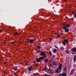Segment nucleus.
I'll use <instances>...</instances> for the list:
<instances>
[{"label":"nucleus","instance_id":"7","mask_svg":"<svg viewBox=\"0 0 76 76\" xmlns=\"http://www.w3.org/2000/svg\"><path fill=\"white\" fill-rule=\"evenodd\" d=\"M32 69V67L30 66L28 68V71H30V72H31V69Z\"/></svg>","mask_w":76,"mask_h":76},{"label":"nucleus","instance_id":"25","mask_svg":"<svg viewBox=\"0 0 76 76\" xmlns=\"http://www.w3.org/2000/svg\"><path fill=\"white\" fill-rule=\"evenodd\" d=\"M39 58L40 60H42V59L43 58L42 57H40Z\"/></svg>","mask_w":76,"mask_h":76},{"label":"nucleus","instance_id":"34","mask_svg":"<svg viewBox=\"0 0 76 76\" xmlns=\"http://www.w3.org/2000/svg\"><path fill=\"white\" fill-rule=\"evenodd\" d=\"M74 18H76V13L74 15Z\"/></svg>","mask_w":76,"mask_h":76},{"label":"nucleus","instance_id":"16","mask_svg":"<svg viewBox=\"0 0 76 76\" xmlns=\"http://www.w3.org/2000/svg\"><path fill=\"white\" fill-rule=\"evenodd\" d=\"M53 65H55V66H57V64L55 63H53Z\"/></svg>","mask_w":76,"mask_h":76},{"label":"nucleus","instance_id":"24","mask_svg":"<svg viewBox=\"0 0 76 76\" xmlns=\"http://www.w3.org/2000/svg\"><path fill=\"white\" fill-rule=\"evenodd\" d=\"M66 53L67 54H69V51L68 50H66Z\"/></svg>","mask_w":76,"mask_h":76},{"label":"nucleus","instance_id":"4","mask_svg":"<svg viewBox=\"0 0 76 76\" xmlns=\"http://www.w3.org/2000/svg\"><path fill=\"white\" fill-rule=\"evenodd\" d=\"M34 42V40L31 39L29 40V42L30 43V44H32V43L33 42Z\"/></svg>","mask_w":76,"mask_h":76},{"label":"nucleus","instance_id":"13","mask_svg":"<svg viewBox=\"0 0 76 76\" xmlns=\"http://www.w3.org/2000/svg\"><path fill=\"white\" fill-rule=\"evenodd\" d=\"M60 50L61 51H63V50H64V48L63 47H61V48Z\"/></svg>","mask_w":76,"mask_h":76},{"label":"nucleus","instance_id":"30","mask_svg":"<svg viewBox=\"0 0 76 76\" xmlns=\"http://www.w3.org/2000/svg\"><path fill=\"white\" fill-rule=\"evenodd\" d=\"M54 47L55 48H58V47L57 46H55Z\"/></svg>","mask_w":76,"mask_h":76},{"label":"nucleus","instance_id":"35","mask_svg":"<svg viewBox=\"0 0 76 76\" xmlns=\"http://www.w3.org/2000/svg\"><path fill=\"white\" fill-rule=\"evenodd\" d=\"M74 58L76 59V55L74 57Z\"/></svg>","mask_w":76,"mask_h":76},{"label":"nucleus","instance_id":"29","mask_svg":"<svg viewBox=\"0 0 76 76\" xmlns=\"http://www.w3.org/2000/svg\"><path fill=\"white\" fill-rule=\"evenodd\" d=\"M76 61V59L75 58H74V62H75Z\"/></svg>","mask_w":76,"mask_h":76},{"label":"nucleus","instance_id":"22","mask_svg":"<svg viewBox=\"0 0 76 76\" xmlns=\"http://www.w3.org/2000/svg\"><path fill=\"white\" fill-rule=\"evenodd\" d=\"M60 35H58L57 37V38H60Z\"/></svg>","mask_w":76,"mask_h":76},{"label":"nucleus","instance_id":"11","mask_svg":"<svg viewBox=\"0 0 76 76\" xmlns=\"http://www.w3.org/2000/svg\"><path fill=\"white\" fill-rule=\"evenodd\" d=\"M36 61H37V62H39V61H40V59L39 58H37V59H36Z\"/></svg>","mask_w":76,"mask_h":76},{"label":"nucleus","instance_id":"38","mask_svg":"<svg viewBox=\"0 0 76 76\" xmlns=\"http://www.w3.org/2000/svg\"><path fill=\"white\" fill-rule=\"evenodd\" d=\"M2 32V30H0V32Z\"/></svg>","mask_w":76,"mask_h":76},{"label":"nucleus","instance_id":"36","mask_svg":"<svg viewBox=\"0 0 76 76\" xmlns=\"http://www.w3.org/2000/svg\"><path fill=\"white\" fill-rule=\"evenodd\" d=\"M50 66H51V67H53V66L52 64H50Z\"/></svg>","mask_w":76,"mask_h":76},{"label":"nucleus","instance_id":"40","mask_svg":"<svg viewBox=\"0 0 76 76\" xmlns=\"http://www.w3.org/2000/svg\"><path fill=\"white\" fill-rule=\"evenodd\" d=\"M72 13H73V14H74V13H75V12H72Z\"/></svg>","mask_w":76,"mask_h":76},{"label":"nucleus","instance_id":"32","mask_svg":"<svg viewBox=\"0 0 76 76\" xmlns=\"http://www.w3.org/2000/svg\"><path fill=\"white\" fill-rule=\"evenodd\" d=\"M66 68H65L64 69V71H65L66 70Z\"/></svg>","mask_w":76,"mask_h":76},{"label":"nucleus","instance_id":"9","mask_svg":"<svg viewBox=\"0 0 76 76\" xmlns=\"http://www.w3.org/2000/svg\"><path fill=\"white\" fill-rule=\"evenodd\" d=\"M53 53H56L57 51V49H54L52 51Z\"/></svg>","mask_w":76,"mask_h":76},{"label":"nucleus","instance_id":"17","mask_svg":"<svg viewBox=\"0 0 76 76\" xmlns=\"http://www.w3.org/2000/svg\"><path fill=\"white\" fill-rule=\"evenodd\" d=\"M33 75H34L35 76H36V75H38V73H36L35 74H33Z\"/></svg>","mask_w":76,"mask_h":76},{"label":"nucleus","instance_id":"20","mask_svg":"<svg viewBox=\"0 0 76 76\" xmlns=\"http://www.w3.org/2000/svg\"><path fill=\"white\" fill-rule=\"evenodd\" d=\"M49 71H50V72H52L53 71V70H52V69H49Z\"/></svg>","mask_w":76,"mask_h":76},{"label":"nucleus","instance_id":"26","mask_svg":"<svg viewBox=\"0 0 76 76\" xmlns=\"http://www.w3.org/2000/svg\"><path fill=\"white\" fill-rule=\"evenodd\" d=\"M37 48H38V49H40V48H41V46H38Z\"/></svg>","mask_w":76,"mask_h":76},{"label":"nucleus","instance_id":"39","mask_svg":"<svg viewBox=\"0 0 76 76\" xmlns=\"http://www.w3.org/2000/svg\"><path fill=\"white\" fill-rule=\"evenodd\" d=\"M50 41H52V38H50Z\"/></svg>","mask_w":76,"mask_h":76},{"label":"nucleus","instance_id":"45","mask_svg":"<svg viewBox=\"0 0 76 76\" xmlns=\"http://www.w3.org/2000/svg\"><path fill=\"white\" fill-rule=\"evenodd\" d=\"M26 65H27V63H26Z\"/></svg>","mask_w":76,"mask_h":76},{"label":"nucleus","instance_id":"23","mask_svg":"<svg viewBox=\"0 0 76 76\" xmlns=\"http://www.w3.org/2000/svg\"><path fill=\"white\" fill-rule=\"evenodd\" d=\"M44 70H47V69L46 68V67H44Z\"/></svg>","mask_w":76,"mask_h":76},{"label":"nucleus","instance_id":"37","mask_svg":"<svg viewBox=\"0 0 76 76\" xmlns=\"http://www.w3.org/2000/svg\"><path fill=\"white\" fill-rule=\"evenodd\" d=\"M7 63V62H5L4 64H6V63Z\"/></svg>","mask_w":76,"mask_h":76},{"label":"nucleus","instance_id":"44","mask_svg":"<svg viewBox=\"0 0 76 76\" xmlns=\"http://www.w3.org/2000/svg\"><path fill=\"white\" fill-rule=\"evenodd\" d=\"M63 25H65V24H63Z\"/></svg>","mask_w":76,"mask_h":76},{"label":"nucleus","instance_id":"43","mask_svg":"<svg viewBox=\"0 0 76 76\" xmlns=\"http://www.w3.org/2000/svg\"><path fill=\"white\" fill-rule=\"evenodd\" d=\"M52 56H53V57H54V55H52Z\"/></svg>","mask_w":76,"mask_h":76},{"label":"nucleus","instance_id":"2","mask_svg":"<svg viewBox=\"0 0 76 76\" xmlns=\"http://www.w3.org/2000/svg\"><path fill=\"white\" fill-rule=\"evenodd\" d=\"M63 29H64L66 32H69V29L66 28V27H63Z\"/></svg>","mask_w":76,"mask_h":76},{"label":"nucleus","instance_id":"18","mask_svg":"<svg viewBox=\"0 0 76 76\" xmlns=\"http://www.w3.org/2000/svg\"><path fill=\"white\" fill-rule=\"evenodd\" d=\"M45 61L46 63V62H47L48 61V59H47V58H46L45 60Z\"/></svg>","mask_w":76,"mask_h":76},{"label":"nucleus","instance_id":"15","mask_svg":"<svg viewBox=\"0 0 76 76\" xmlns=\"http://www.w3.org/2000/svg\"><path fill=\"white\" fill-rule=\"evenodd\" d=\"M58 71H59V70H58V69H56V72H55L56 73H58Z\"/></svg>","mask_w":76,"mask_h":76},{"label":"nucleus","instance_id":"41","mask_svg":"<svg viewBox=\"0 0 76 76\" xmlns=\"http://www.w3.org/2000/svg\"><path fill=\"white\" fill-rule=\"evenodd\" d=\"M5 42H6L4 41V42H3V43L4 44V43H5Z\"/></svg>","mask_w":76,"mask_h":76},{"label":"nucleus","instance_id":"6","mask_svg":"<svg viewBox=\"0 0 76 76\" xmlns=\"http://www.w3.org/2000/svg\"><path fill=\"white\" fill-rule=\"evenodd\" d=\"M75 72V70L72 69V70L70 72V74L71 75H73L74 74V72Z\"/></svg>","mask_w":76,"mask_h":76},{"label":"nucleus","instance_id":"10","mask_svg":"<svg viewBox=\"0 0 76 76\" xmlns=\"http://www.w3.org/2000/svg\"><path fill=\"white\" fill-rule=\"evenodd\" d=\"M45 53H44V52L43 51H42L40 53V55H41V56H43L44 54Z\"/></svg>","mask_w":76,"mask_h":76},{"label":"nucleus","instance_id":"46","mask_svg":"<svg viewBox=\"0 0 76 76\" xmlns=\"http://www.w3.org/2000/svg\"><path fill=\"white\" fill-rule=\"evenodd\" d=\"M50 62H51V60H50Z\"/></svg>","mask_w":76,"mask_h":76},{"label":"nucleus","instance_id":"47","mask_svg":"<svg viewBox=\"0 0 76 76\" xmlns=\"http://www.w3.org/2000/svg\"><path fill=\"white\" fill-rule=\"evenodd\" d=\"M34 63H35V61H34Z\"/></svg>","mask_w":76,"mask_h":76},{"label":"nucleus","instance_id":"42","mask_svg":"<svg viewBox=\"0 0 76 76\" xmlns=\"http://www.w3.org/2000/svg\"><path fill=\"white\" fill-rule=\"evenodd\" d=\"M59 73H60L61 72V70H60V71H59Z\"/></svg>","mask_w":76,"mask_h":76},{"label":"nucleus","instance_id":"19","mask_svg":"<svg viewBox=\"0 0 76 76\" xmlns=\"http://www.w3.org/2000/svg\"><path fill=\"white\" fill-rule=\"evenodd\" d=\"M49 53H50V56H52V53H51V51H49Z\"/></svg>","mask_w":76,"mask_h":76},{"label":"nucleus","instance_id":"12","mask_svg":"<svg viewBox=\"0 0 76 76\" xmlns=\"http://www.w3.org/2000/svg\"><path fill=\"white\" fill-rule=\"evenodd\" d=\"M17 68H18V67H17V66L15 67L14 68H13V69L14 70H16V69H17Z\"/></svg>","mask_w":76,"mask_h":76},{"label":"nucleus","instance_id":"33","mask_svg":"<svg viewBox=\"0 0 76 76\" xmlns=\"http://www.w3.org/2000/svg\"><path fill=\"white\" fill-rule=\"evenodd\" d=\"M14 35H18V33H17V32H16L15 33H14Z\"/></svg>","mask_w":76,"mask_h":76},{"label":"nucleus","instance_id":"28","mask_svg":"<svg viewBox=\"0 0 76 76\" xmlns=\"http://www.w3.org/2000/svg\"><path fill=\"white\" fill-rule=\"evenodd\" d=\"M43 56H44V57H47V56H46L45 54H44L43 55Z\"/></svg>","mask_w":76,"mask_h":76},{"label":"nucleus","instance_id":"3","mask_svg":"<svg viewBox=\"0 0 76 76\" xmlns=\"http://www.w3.org/2000/svg\"><path fill=\"white\" fill-rule=\"evenodd\" d=\"M67 76V74L64 72L62 74H59V76Z\"/></svg>","mask_w":76,"mask_h":76},{"label":"nucleus","instance_id":"1","mask_svg":"<svg viewBox=\"0 0 76 76\" xmlns=\"http://www.w3.org/2000/svg\"><path fill=\"white\" fill-rule=\"evenodd\" d=\"M68 42V40L67 39H65L64 40V41L62 42V44L63 45H65L66 44V43Z\"/></svg>","mask_w":76,"mask_h":76},{"label":"nucleus","instance_id":"31","mask_svg":"<svg viewBox=\"0 0 76 76\" xmlns=\"http://www.w3.org/2000/svg\"><path fill=\"white\" fill-rule=\"evenodd\" d=\"M45 76H50V75H48L47 74H45Z\"/></svg>","mask_w":76,"mask_h":76},{"label":"nucleus","instance_id":"27","mask_svg":"<svg viewBox=\"0 0 76 76\" xmlns=\"http://www.w3.org/2000/svg\"><path fill=\"white\" fill-rule=\"evenodd\" d=\"M15 43V42H11V44L12 45H13V44H14V43Z\"/></svg>","mask_w":76,"mask_h":76},{"label":"nucleus","instance_id":"21","mask_svg":"<svg viewBox=\"0 0 76 76\" xmlns=\"http://www.w3.org/2000/svg\"><path fill=\"white\" fill-rule=\"evenodd\" d=\"M18 75V72H15L14 74L15 76H16Z\"/></svg>","mask_w":76,"mask_h":76},{"label":"nucleus","instance_id":"14","mask_svg":"<svg viewBox=\"0 0 76 76\" xmlns=\"http://www.w3.org/2000/svg\"><path fill=\"white\" fill-rule=\"evenodd\" d=\"M69 26H70V25H68L67 26H63V27H66V28H69Z\"/></svg>","mask_w":76,"mask_h":76},{"label":"nucleus","instance_id":"5","mask_svg":"<svg viewBox=\"0 0 76 76\" xmlns=\"http://www.w3.org/2000/svg\"><path fill=\"white\" fill-rule=\"evenodd\" d=\"M62 67V64L60 63L59 64V65L58 67V69L59 70H60L61 69V68Z\"/></svg>","mask_w":76,"mask_h":76},{"label":"nucleus","instance_id":"8","mask_svg":"<svg viewBox=\"0 0 76 76\" xmlns=\"http://www.w3.org/2000/svg\"><path fill=\"white\" fill-rule=\"evenodd\" d=\"M72 51H74V52H75L76 51V48L74 47L72 49Z\"/></svg>","mask_w":76,"mask_h":76}]
</instances>
